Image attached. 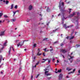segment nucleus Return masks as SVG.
<instances>
[{"instance_id":"obj_50","label":"nucleus","mask_w":80,"mask_h":80,"mask_svg":"<svg viewBox=\"0 0 80 80\" xmlns=\"http://www.w3.org/2000/svg\"><path fill=\"white\" fill-rule=\"evenodd\" d=\"M77 47H80V45H77Z\"/></svg>"},{"instance_id":"obj_63","label":"nucleus","mask_w":80,"mask_h":80,"mask_svg":"<svg viewBox=\"0 0 80 80\" xmlns=\"http://www.w3.org/2000/svg\"><path fill=\"white\" fill-rule=\"evenodd\" d=\"M40 16H42V14H40Z\"/></svg>"},{"instance_id":"obj_37","label":"nucleus","mask_w":80,"mask_h":80,"mask_svg":"<svg viewBox=\"0 0 80 80\" xmlns=\"http://www.w3.org/2000/svg\"><path fill=\"white\" fill-rule=\"evenodd\" d=\"M47 40V38H44L43 39V40L44 41V40Z\"/></svg>"},{"instance_id":"obj_17","label":"nucleus","mask_w":80,"mask_h":80,"mask_svg":"<svg viewBox=\"0 0 80 80\" xmlns=\"http://www.w3.org/2000/svg\"><path fill=\"white\" fill-rule=\"evenodd\" d=\"M72 68L69 69V68H67L66 69L67 70H68V71H70L71 70H72Z\"/></svg>"},{"instance_id":"obj_29","label":"nucleus","mask_w":80,"mask_h":80,"mask_svg":"<svg viewBox=\"0 0 80 80\" xmlns=\"http://www.w3.org/2000/svg\"><path fill=\"white\" fill-rule=\"evenodd\" d=\"M37 46V44H34L33 45V47H36V46Z\"/></svg>"},{"instance_id":"obj_48","label":"nucleus","mask_w":80,"mask_h":80,"mask_svg":"<svg viewBox=\"0 0 80 80\" xmlns=\"http://www.w3.org/2000/svg\"><path fill=\"white\" fill-rule=\"evenodd\" d=\"M32 78H33V75H31V80H32Z\"/></svg>"},{"instance_id":"obj_5","label":"nucleus","mask_w":80,"mask_h":80,"mask_svg":"<svg viewBox=\"0 0 80 80\" xmlns=\"http://www.w3.org/2000/svg\"><path fill=\"white\" fill-rule=\"evenodd\" d=\"M62 77L63 75L62 74H60L59 76V80H62Z\"/></svg>"},{"instance_id":"obj_32","label":"nucleus","mask_w":80,"mask_h":80,"mask_svg":"<svg viewBox=\"0 0 80 80\" xmlns=\"http://www.w3.org/2000/svg\"><path fill=\"white\" fill-rule=\"evenodd\" d=\"M3 21H0V24H2V23H3Z\"/></svg>"},{"instance_id":"obj_7","label":"nucleus","mask_w":80,"mask_h":80,"mask_svg":"<svg viewBox=\"0 0 80 80\" xmlns=\"http://www.w3.org/2000/svg\"><path fill=\"white\" fill-rule=\"evenodd\" d=\"M69 57H70V58L69 59V60H70L71 62H72V61L73 60V57L72 56V57L71 56H70V55H69Z\"/></svg>"},{"instance_id":"obj_44","label":"nucleus","mask_w":80,"mask_h":80,"mask_svg":"<svg viewBox=\"0 0 80 80\" xmlns=\"http://www.w3.org/2000/svg\"><path fill=\"white\" fill-rule=\"evenodd\" d=\"M62 6H63V5H64V3L62 2Z\"/></svg>"},{"instance_id":"obj_25","label":"nucleus","mask_w":80,"mask_h":80,"mask_svg":"<svg viewBox=\"0 0 80 80\" xmlns=\"http://www.w3.org/2000/svg\"><path fill=\"white\" fill-rule=\"evenodd\" d=\"M3 71L2 70L1 72H0L1 74H3Z\"/></svg>"},{"instance_id":"obj_64","label":"nucleus","mask_w":80,"mask_h":80,"mask_svg":"<svg viewBox=\"0 0 80 80\" xmlns=\"http://www.w3.org/2000/svg\"><path fill=\"white\" fill-rule=\"evenodd\" d=\"M77 33V32H75V34H76V33Z\"/></svg>"},{"instance_id":"obj_14","label":"nucleus","mask_w":80,"mask_h":80,"mask_svg":"<svg viewBox=\"0 0 80 80\" xmlns=\"http://www.w3.org/2000/svg\"><path fill=\"white\" fill-rule=\"evenodd\" d=\"M16 18H13L11 19V22H15L16 21Z\"/></svg>"},{"instance_id":"obj_61","label":"nucleus","mask_w":80,"mask_h":80,"mask_svg":"<svg viewBox=\"0 0 80 80\" xmlns=\"http://www.w3.org/2000/svg\"><path fill=\"white\" fill-rule=\"evenodd\" d=\"M67 4H68V3H69V2H67Z\"/></svg>"},{"instance_id":"obj_35","label":"nucleus","mask_w":80,"mask_h":80,"mask_svg":"<svg viewBox=\"0 0 80 80\" xmlns=\"http://www.w3.org/2000/svg\"><path fill=\"white\" fill-rule=\"evenodd\" d=\"M59 7L60 9V7H61V5L60 4V2L59 3Z\"/></svg>"},{"instance_id":"obj_11","label":"nucleus","mask_w":80,"mask_h":80,"mask_svg":"<svg viewBox=\"0 0 80 80\" xmlns=\"http://www.w3.org/2000/svg\"><path fill=\"white\" fill-rule=\"evenodd\" d=\"M40 63V62L39 61H38L36 64V65H35L34 67L33 66V68H34L35 67V68L36 67V66L38 65V64H39V63Z\"/></svg>"},{"instance_id":"obj_3","label":"nucleus","mask_w":80,"mask_h":80,"mask_svg":"<svg viewBox=\"0 0 80 80\" xmlns=\"http://www.w3.org/2000/svg\"><path fill=\"white\" fill-rule=\"evenodd\" d=\"M26 40H24L23 41V43H22L21 42H19L18 44V47L19 46L20 47H22L23 45V43H24V42H26Z\"/></svg>"},{"instance_id":"obj_60","label":"nucleus","mask_w":80,"mask_h":80,"mask_svg":"<svg viewBox=\"0 0 80 80\" xmlns=\"http://www.w3.org/2000/svg\"><path fill=\"white\" fill-rule=\"evenodd\" d=\"M2 1H3V0H0V2H2Z\"/></svg>"},{"instance_id":"obj_30","label":"nucleus","mask_w":80,"mask_h":80,"mask_svg":"<svg viewBox=\"0 0 80 80\" xmlns=\"http://www.w3.org/2000/svg\"><path fill=\"white\" fill-rule=\"evenodd\" d=\"M13 7V4H12V5H11V9H12Z\"/></svg>"},{"instance_id":"obj_45","label":"nucleus","mask_w":80,"mask_h":80,"mask_svg":"<svg viewBox=\"0 0 80 80\" xmlns=\"http://www.w3.org/2000/svg\"><path fill=\"white\" fill-rule=\"evenodd\" d=\"M16 42H19V40H16Z\"/></svg>"},{"instance_id":"obj_56","label":"nucleus","mask_w":80,"mask_h":80,"mask_svg":"<svg viewBox=\"0 0 80 80\" xmlns=\"http://www.w3.org/2000/svg\"><path fill=\"white\" fill-rule=\"evenodd\" d=\"M2 64L1 65H0V68H1V67H2Z\"/></svg>"},{"instance_id":"obj_16","label":"nucleus","mask_w":80,"mask_h":80,"mask_svg":"<svg viewBox=\"0 0 80 80\" xmlns=\"http://www.w3.org/2000/svg\"><path fill=\"white\" fill-rule=\"evenodd\" d=\"M32 6L30 5L29 7V10H32Z\"/></svg>"},{"instance_id":"obj_54","label":"nucleus","mask_w":80,"mask_h":80,"mask_svg":"<svg viewBox=\"0 0 80 80\" xmlns=\"http://www.w3.org/2000/svg\"><path fill=\"white\" fill-rule=\"evenodd\" d=\"M48 63H50V60H49L48 61Z\"/></svg>"},{"instance_id":"obj_31","label":"nucleus","mask_w":80,"mask_h":80,"mask_svg":"<svg viewBox=\"0 0 80 80\" xmlns=\"http://www.w3.org/2000/svg\"><path fill=\"white\" fill-rule=\"evenodd\" d=\"M69 13H70V12H71V10H72V9L69 8Z\"/></svg>"},{"instance_id":"obj_28","label":"nucleus","mask_w":80,"mask_h":80,"mask_svg":"<svg viewBox=\"0 0 80 80\" xmlns=\"http://www.w3.org/2000/svg\"><path fill=\"white\" fill-rule=\"evenodd\" d=\"M74 38V36H72V37L70 38V40H71V39H73Z\"/></svg>"},{"instance_id":"obj_34","label":"nucleus","mask_w":80,"mask_h":80,"mask_svg":"<svg viewBox=\"0 0 80 80\" xmlns=\"http://www.w3.org/2000/svg\"><path fill=\"white\" fill-rule=\"evenodd\" d=\"M40 75V74H38L37 76L36 77V78H38V77Z\"/></svg>"},{"instance_id":"obj_20","label":"nucleus","mask_w":80,"mask_h":80,"mask_svg":"<svg viewBox=\"0 0 80 80\" xmlns=\"http://www.w3.org/2000/svg\"><path fill=\"white\" fill-rule=\"evenodd\" d=\"M42 55V53H39V52H38L37 53V55L38 56H40Z\"/></svg>"},{"instance_id":"obj_2","label":"nucleus","mask_w":80,"mask_h":80,"mask_svg":"<svg viewBox=\"0 0 80 80\" xmlns=\"http://www.w3.org/2000/svg\"><path fill=\"white\" fill-rule=\"evenodd\" d=\"M64 15V14L63 13H60L58 15V16H59V15H62L63 18L62 17V21L63 22L64 20V19H66L67 18H65L64 17V16H63Z\"/></svg>"},{"instance_id":"obj_23","label":"nucleus","mask_w":80,"mask_h":80,"mask_svg":"<svg viewBox=\"0 0 80 80\" xmlns=\"http://www.w3.org/2000/svg\"><path fill=\"white\" fill-rule=\"evenodd\" d=\"M2 15H3V13H0V18L2 17Z\"/></svg>"},{"instance_id":"obj_62","label":"nucleus","mask_w":80,"mask_h":80,"mask_svg":"<svg viewBox=\"0 0 80 80\" xmlns=\"http://www.w3.org/2000/svg\"><path fill=\"white\" fill-rule=\"evenodd\" d=\"M72 54H73V52L71 53V55H72Z\"/></svg>"},{"instance_id":"obj_36","label":"nucleus","mask_w":80,"mask_h":80,"mask_svg":"<svg viewBox=\"0 0 80 80\" xmlns=\"http://www.w3.org/2000/svg\"><path fill=\"white\" fill-rule=\"evenodd\" d=\"M51 78H52L51 77L48 78V80H50V79H51Z\"/></svg>"},{"instance_id":"obj_57","label":"nucleus","mask_w":80,"mask_h":80,"mask_svg":"<svg viewBox=\"0 0 80 80\" xmlns=\"http://www.w3.org/2000/svg\"><path fill=\"white\" fill-rule=\"evenodd\" d=\"M54 60H55V59L54 58L53 59L52 61H53Z\"/></svg>"},{"instance_id":"obj_55","label":"nucleus","mask_w":80,"mask_h":80,"mask_svg":"<svg viewBox=\"0 0 80 80\" xmlns=\"http://www.w3.org/2000/svg\"><path fill=\"white\" fill-rule=\"evenodd\" d=\"M66 38H67V39H68V38H69V37H68Z\"/></svg>"},{"instance_id":"obj_41","label":"nucleus","mask_w":80,"mask_h":80,"mask_svg":"<svg viewBox=\"0 0 80 80\" xmlns=\"http://www.w3.org/2000/svg\"><path fill=\"white\" fill-rule=\"evenodd\" d=\"M22 70V68H19V72H20V71H21V70Z\"/></svg>"},{"instance_id":"obj_18","label":"nucleus","mask_w":80,"mask_h":80,"mask_svg":"<svg viewBox=\"0 0 80 80\" xmlns=\"http://www.w3.org/2000/svg\"><path fill=\"white\" fill-rule=\"evenodd\" d=\"M7 41H6V42L3 44V46H7Z\"/></svg>"},{"instance_id":"obj_15","label":"nucleus","mask_w":80,"mask_h":80,"mask_svg":"<svg viewBox=\"0 0 80 80\" xmlns=\"http://www.w3.org/2000/svg\"><path fill=\"white\" fill-rule=\"evenodd\" d=\"M48 60V59H43L42 60H44V61H42L41 63H44V62H45L46 60Z\"/></svg>"},{"instance_id":"obj_58","label":"nucleus","mask_w":80,"mask_h":80,"mask_svg":"<svg viewBox=\"0 0 80 80\" xmlns=\"http://www.w3.org/2000/svg\"><path fill=\"white\" fill-rule=\"evenodd\" d=\"M76 18L77 19H78V17H76Z\"/></svg>"},{"instance_id":"obj_49","label":"nucleus","mask_w":80,"mask_h":80,"mask_svg":"<svg viewBox=\"0 0 80 80\" xmlns=\"http://www.w3.org/2000/svg\"><path fill=\"white\" fill-rule=\"evenodd\" d=\"M46 50H47V48H45L44 50L45 52H46Z\"/></svg>"},{"instance_id":"obj_22","label":"nucleus","mask_w":80,"mask_h":80,"mask_svg":"<svg viewBox=\"0 0 80 80\" xmlns=\"http://www.w3.org/2000/svg\"><path fill=\"white\" fill-rule=\"evenodd\" d=\"M35 56H34V57H33V62H35Z\"/></svg>"},{"instance_id":"obj_12","label":"nucleus","mask_w":80,"mask_h":80,"mask_svg":"<svg viewBox=\"0 0 80 80\" xmlns=\"http://www.w3.org/2000/svg\"><path fill=\"white\" fill-rule=\"evenodd\" d=\"M67 25H66V24H64L63 25V27H65V28H69V27H70V26H68V27H66Z\"/></svg>"},{"instance_id":"obj_39","label":"nucleus","mask_w":80,"mask_h":80,"mask_svg":"<svg viewBox=\"0 0 80 80\" xmlns=\"http://www.w3.org/2000/svg\"><path fill=\"white\" fill-rule=\"evenodd\" d=\"M40 48H38V53H39V52H40Z\"/></svg>"},{"instance_id":"obj_24","label":"nucleus","mask_w":80,"mask_h":80,"mask_svg":"<svg viewBox=\"0 0 80 80\" xmlns=\"http://www.w3.org/2000/svg\"><path fill=\"white\" fill-rule=\"evenodd\" d=\"M13 13H14V14L13 15V16H15V15L16 13H17V12H16V11H15L14 12H13Z\"/></svg>"},{"instance_id":"obj_33","label":"nucleus","mask_w":80,"mask_h":80,"mask_svg":"<svg viewBox=\"0 0 80 80\" xmlns=\"http://www.w3.org/2000/svg\"><path fill=\"white\" fill-rule=\"evenodd\" d=\"M4 17H5V18H7V17H8V16H7V15H4Z\"/></svg>"},{"instance_id":"obj_40","label":"nucleus","mask_w":80,"mask_h":80,"mask_svg":"<svg viewBox=\"0 0 80 80\" xmlns=\"http://www.w3.org/2000/svg\"><path fill=\"white\" fill-rule=\"evenodd\" d=\"M55 29V30H54L53 31V32H55V31H56V30H57V29Z\"/></svg>"},{"instance_id":"obj_9","label":"nucleus","mask_w":80,"mask_h":80,"mask_svg":"<svg viewBox=\"0 0 80 80\" xmlns=\"http://www.w3.org/2000/svg\"><path fill=\"white\" fill-rule=\"evenodd\" d=\"M3 2L5 3H6V4L7 5V4H8V3H9V2H8V1H7L6 2L5 1L3 0Z\"/></svg>"},{"instance_id":"obj_27","label":"nucleus","mask_w":80,"mask_h":80,"mask_svg":"<svg viewBox=\"0 0 80 80\" xmlns=\"http://www.w3.org/2000/svg\"><path fill=\"white\" fill-rule=\"evenodd\" d=\"M47 12H49V11H50V9H49L48 7V8L47 9Z\"/></svg>"},{"instance_id":"obj_47","label":"nucleus","mask_w":80,"mask_h":80,"mask_svg":"<svg viewBox=\"0 0 80 80\" xmlns=\"http://www.w3.org/2000/svg\"><path fill=\"white\" fill-rule=\"evenodd\" d=\"M52 51H53V49H50V51L52 52Z\"/></svg>"},{"instance_id":"obj_4","label":"nucleus","mask_w":80,"mask_h":80,"mask_svg":"<svg viewBox=\"0 0 80 80\" xmlns=\"http://www.w3.org/2000/svg\"><path fill=\"white\" fill-rule=\"evenodd\" d=\"M5 30L2 31L0 33V36L2 37V36H3L5 35Z\"/></svg>"},{"instance_id":"obj_46","label":"nucleus","mask_w":80,"mask_h":80,"mask_svg":"<svg viewBox=\"0 0 80 80\" xmlns=\"http://www.w3.org/2000/svg\"><path fill=\"white\" fill-rule=\"evenodd\" d=\"M43 55L44 57H45V53H43Z\"/></svg>"},{"instance_id":"obj_6","label":"nucleus","mask_w":80,"mask_h":80,"mask_svg":"<svg viewBox=\"0 0 80 80\" xmlns=\"http://www.w3.org/2000/svg\"><path fill=\"white\" fill-rule=\"evenodd\" d=\"M11 49H12L14 51V49H13V47H11L10 48V49L9 50V51L8 52V53L9 54H10V52L11 51Z\"/></svg>"},{"instance_id":"obj_42","label":"nucleus","mask_w":80,"mask_h":80,"mask_svg":"<svg viewBox=\"0 0 80 80\" xmlns=\"http://www.w3.org/2000/svg\"><path fill=\"white\" fill-rule=\"evenodd\" d=\"M15 8H17V5H16L15 7Z\"/></svg>"},{"instance_id":"obj_26","label":"nucleus","mask_w":80,"mask_h":80,"mask_svg":"<svg viewBox=\"0 0 80 80\" xmlns=\"http://www.w3.org/2000/svg\"><path fill=\"white\" fill-rule=\"evenodd\" d=\"M6 20L7 21V23H9L10 22V21L8 19H7Z\"/></svg>"},{"instance_id":"obj_1","label":"nucleus","mask_w":80,"mask_h":80,"mask_svg":"<svg viewBox=\"0 0 80 80\" xmlns=\"http://www.w3.org/2000/svg\"><path fill=\"white\" fill-rule=\"evenodd\" d=\"M44 71H45L44 72L45 75L46 76H49L50 75H51L52 74L51 73H48V72H49V69L48 68H46L44 70Z\"/></svg>"},{"instance_id":"obj_8","label":"nucleus","mask_w":80,"mask_h":80,"mask_svg":"<svg viewBox=\"0 0 80 80\" xmlns=\"http://www.w3.org/2000/svg\"><path fill=\"white\" fill-rule=\"evenodd\" d=\"M61 52H62V53H66V52H67V51H65V50L62 49L61 50Z\"/></svg>"},{"instance_id":"obj_53","label":"nucleus","mask_w":80,"mask_h":80,"mask_svg":"<svg viewBox=\"0 0 80 80\" xmlns=\"http://www.w3.org/2000/svg\"><path fill=\"white\" fill-rule=\"evenodd\" d=\"M59 61H58V60H57V63H59Z\"/></svg>"},{"instance_id":"obj_21","label":"nucleus","mask_w":80,"mask_h":80,"mask_svg":"<svg viewBox=\"0 0 80 80\" xmlns=\"http://www.w3.org/2000/svg\"><path fill=\"white\" fill-rule=\"evenodd\" d=\"M75 14H76L75 12H74V13H73V14H71L70 15V17H73V16L74 15H75Z\"/></svg>"},{"instance_id":"obj_51","label":"nucleus","mask_w":80,"mask_h":80,"mask_svg":"<svg viewBox=\"0 0 80 80\" xmlns=\"http://www.w3.org/2000/svg\"><path fill=\"white\" fill-rule=\"evenodd\" d=\"M16 12H19V10H17V11H16Z\"/></svg>"},{"instance_id":"obj_59","label":"nucleus","mask_w":80,"mask_h":80,"mask_svg":"<svg viewBox=\"0 0 80 80\" xmlns=\"http://www.w3.org/2000/svg\"><path fill=\"white\" fill-rule=\"evenodd\" d=\"M62 45H63V44H62V43L61 44V46H62Z\"/></svg>"},{"instance_id":"obj_10","label":"nucleus","mask_w":80,"mask_h":80,"mask_svg":"<svg viewBox=\"0 0 80 80\" xmlns=\"http://www.w3.org/2000/svg\"><path fill=\"white\" fill-rule=\"evenodd\" d=\"M2 59H3V57L1 55H0V63H1V61L2 60Z\"/></svg>"},{"instance_id":"obj_38","label":"nucleus","mask_w":80,"mask_h":80,"mask_svg":"<svg viewBox=\"0 0 80 80\" xmlns=\"http://www.w3.org/2000/svg\"><path fill=\"white\" fill-rule=\"evenodd\" d=\"M27 22H30V20L29 19H27L26 20Z\"/></svg>"},{"instance_id":"obj_13","label":"nucleus","mask_w":80,"mask_h":80,"mask_svg":"<svg viewBox=\"0 0 80 80\" xmlns=\"http://www.w3.org/2000/svg\"><path fill=\"white\" fill-rule=\"evenodd\" d=\"M62 72V69H60V70H58V71L57 72V71H55V73H57L58 72Z\"/></svg>"},{"instance_id":"obj_19","label":"nucleus","mask_w":80,"mask_h":80,"mask_svg":"<svg viewBox=\"0 0 80 80\" xmlns=\"http://www.w3.org/2000/svg\"><path fill=\"white\" fill-rule=\"evenodd\" d=\"M75 69H73V72H70L69 73H68V74H70V73H74V72H75Z\"/></svg>"},{"instance_id":"obj_43","label":"nucleus","mask_w":80,"mask_h":80,"mask_svg":"<svg viewBox=\"0 0 80 80\" xmlns=\"http://www.w3.org/2000/svg\"><path fill=\"white\" fill-rule=\"evenodd\" d=\"M78 15H80V13L79 12H78L77 13Z\"/></svg>"},{"instance_id":"obj_52","label":"nucleus","mask_w":80,"mask_h":80,"mask_svg":"<svg viewBox=\"0 0 80 80\" xmlns=\"http://www.w3.org/2000/svg\"><path fill=\"white\" fill-rule=\"evenodd\" d=\"M78 73H80V70H79L78 71Z\"/></svg>"}]
</instances>
